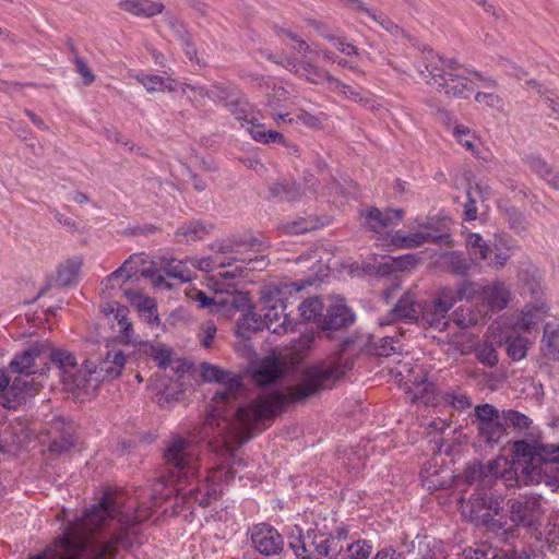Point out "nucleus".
<instances>
[{"label":"nucleus","mask_w":559,"mask_h":559,"mask_svg":"<svg viewBox=\"0 0 559 559\" xmlns=\"http://www.w3.org/2000/svg\"><path fill=\"white\" fill-rule=\"evenodd\" d=\"M349 368L338 356L306 368L301 380L289 388L288 394L271 392L262 394L236 412L227 413L226 405L236 401L241 390V377L211 364H202L201 377L206 382H217L222 389L212 397V411L204 421V431L224 441L229 452L230 444H242L251 438L259 423L273 417L288 401L302 403L323 390L328 382L341 378Z\"/></svg>","instance_id":"obj_1"},{"label":"nucleus","mask_w":559,"mask_h":559,"mask_svg":"<svg viewBox=\"0 0 559 559\" xmlns=\"http://www.w3.org/2000/svg\"><path fill=\"white\" fill-rule=\"evenodd\" d=\"M414 73L448 99H468L477 87L491 90L497 81L475 69L447 59L432 49H424L412 58Z\"/></svg>","instance_id":"obj_2"},{"label":"nucleus","mask_w":559,"mask_h":559,"mask_svg":"<svg viewBox=\"0 0 559 559\" xmlns=\"http://www.w3.org/2000/svg\"><path fill=\"white\" fill-rule=\"evenodd\" d=\"M223 451L228 456L224 464L214 467L207 475L202 488L194 486L195 463L193 447L190 442L178 437L175 438L165 451L166 462L173 465L177 471V492L183 500H194L200 506H210L216 501L223 493V483L234 478L235 473L230 466L235 463L236 454L230 448L234 456H230L223 443Z\"/></svg>","instance_id":"obj_3"},{"label":"nucleus","mask_w":559,"mask_h":559,"mask_svg":"<svg viewBox=\"0 0 559 559\" xmlns=\"http://www.w3.org/2000/svg\"><path fill=\"white\" fill-rule=\"evenodd\" d=\"M519 480L524 485L545 484L559 487V445L516 441L513 445Z\"/></svg>","instance_id":"obj_4"},{"label":"nucleus","mask_w":559,"mask_h":559,"mask_svg":"<svg viewBox=\"0 0 559 559\" xmlns=\"http://www.w3.org/2000/svg\"><path fill=\"white\" fill-rule=\"evenodd\" d=\"M93 532H66L52 548L29 559H112L117 547L131 545L128 532H118L110 540L96 544L90 540Z\"/></svg>","instance_id":"obj_5"},{"label":"nucleus","mask_w":559,"mask_h":559,"mask_svg":"<svg viewBox=\"0 0 559 559\" xmlns=\"http://www.w3.org/2000/svg\"><path fill=\"white\" fill-rule=\"evenodd\" d=\"M499 465L498 461H493L481 468L480 484L483 488L474 493L468 502L462 504L463 515L476 524L488 523L501 509L500 501L485 490L490 488L493 479L497 478Z\"/></svg>","instance_id":"obj_6"},{"label":"nucleus","mask_w":559,"mask_h":559,"mask_svg":"<svg viewBox=\"0 0 559 559\" xmlns=\"http://www.w3.org/2000/svg\"><path fill=\"white\" fill-rule=\"evenodd\" d=\"M214 297H209L202 290H192L189 298L197 302L199 308L209 309L213 314L221 316L225 319L233 318L237 311H243L250 308V297L248 293L240 290L228 292L224 296V283L214 282Z\"/></svg>","instance_id":"obj_7"},{"label":"nucleus","mask_w":559,"mask_h":559,"mask_svg":"<svg viewBox=\"0 0 559 559\" xmlns=\"http://www.w3.org/2000/svg\"><path fill=\"white\" fill-rule=\"evenodd\" d=\"M289 288V285H284L262 290L261 301L265 328L274 334H285L294 329L293 320L285 312L286 304L283 300L285 290Z\"/></svg>","instance_id":"obj_8"},{"label":"nucleus","mask_w":559,"mask_h":559,"mask_svg":"<svg viewBox=\"0 0 559 559\" xmlns=\"http://www.w3.org/2000/svg\"><path fill=\"white\" fill-rule=\"evenodd\" d=\"M282 34L295 44L290 47L289 55L283 56L281 60L275 62L306 81L310 76V69L319 67L316 62V58L320 55L319 50L290 31L284 29Z\"/></svg>","instance_id":"obj_9"},{"label":"nucleus","mask_w":559,"mask_h":559,"mask_svg":"<svg viewBox=\"0 0 559 559\" xmlns=\"http://www.w3.org/2000/svg\"><path fill=\"white\" fill-rule=\"evenodd\" d=\"M47 353H49L51 364L59 371V378L64 389L85 393L87 380L84 362L80 367L73 353L63 348H53L49 345Z\"/></svg>","instance_id":"obj_10"},{"label":"nucleus","mask_w":559,"mask_h":559,"mask_svg":"<svg viewBox=\"0 0 559 559\" xmlns=\"http://www.w3.org/2000/svg\"><path fill=\"white\" fill-rule=\"evenodd\" d=\"M127 357L121 350H109L98 365L90 359L84 360L86 373V394L94 393L104 381L114 380L120 377Z\"/></svg>","instance_id":"obj_11"},{"label":"nucleus","mask_w":559,"mask_h":559,"mask_svg":"<svg viewBox=\"0 0 559 559\" xmlns=\"http://www.w3.org/2000/svg\"><path fill=\"white\" fill-rule=\"evenodd\" d=\"M254 238H245L239 235H233L225 238L216 239L209 243V249L214 254H217L219 260H223L224 267L231 266L238 262H245L243 258L236 254L242 252L248 248L257 245Z\"/></svg>","instance_id":"obj_12"},{"label":"nucleus","mask_w":559,"mask_h":559,"mask_svg":"<svg viewBox=\"0 0 559 559\" xmlns=\"http://www.w3.org/2000/svg\"><path fill=\"white\" fill-rule=\"evenodd\" d=\"M355 321V314L341 297L329 300L325 312L319 320V328L322 331H337L350 326Z\"/></svg>","instance_id":"obj_13"},{"label":"nucleus","mask_w":559,"mask_h":559,"mask_svg":"<svg viewBox=\"0 0 559 559\" xmlns=\"http://www.w3.org/2000/svg\"><path fill=\"white\" fill-rule=\"evenodd\" d=\"M348 532L345 528H337L334 533H321L309 531L308 537L312 546L321 556L335 559L344 548V542L347 539Z\"/></svg>","instance_id":"obj_14"},{"label":"nucleus","mask_w":559,"mask_h":559,"mask_svg":"<svg viewBox=\"0 0 559 559\" xmlns=\"http://www.w3.org/2000/svg\"><path fill=\"white\" fill-rule=\"evenodd\" d=\"M250 535L254 549L264 556L278 555L283 549V538L274 527L267 524L254 525Z\"/></svg>","instance_id":"obj_15"},{"label":"nucleus","mask_w":559,"mask_h":559,"mask_svg":"<svg viewBox=\"0 0 559 559\" xmlns=\"http://www.w3.org/2000/svg\"><path fill=\"white\" fill-rule=\"evenodd\" d=\"M510 519L516 525L532 526L539 518L540 499L537 496L523 497L509 501Z\"/></svg>","instance_id":"obj_16"},{"label":"nucleus","mask_w":559,"mask_h":559,"mask_svg":"<svg viewBox=\"0 0 559 559\" xmlns=\"http://www.w3.org/2000/svg\"><path fill=\"white\" fill-rule=\"evenodd\" d=\"M549 316V306L545 300L525 305L513 317V329L527 333Z\"/></svg>","instance_id":"obj_17"},{"label":"nucleus","mask_w":559,"mask_h":559,"mask_svg":"<svg viewBox=\"0 0 559 559\" xmlns=\"http://www.w3.org/2000/svg\"><path fill=\"white\" fill-rule=\"evenodd\" d=\"M309 74L310 76L306 81L311 84L319 85L328 83L332 91L338 92L346 96L347 98L354 99L355 102H358L364 106H367L371 103L370 98L362 96L360 91L344 84L320 66L317 69H310Z\"/></svg>","instance_id":"obj_18"},{"label":"nucleus","mask_w":559,"mask_h":559,"mask_svg":"<svg viewBox=\"0 0 559 559\" xmlns=\"http://www.w3.org/2000/svg\"><path fill=\"white\" fill-rule=\"evenodd\" d=\"M405 385L412 402L421 401L424 404H427L435 399V385L427 380V372L421 367L409 370L405 378Z\"/></svg>","instance_id":"obj_19"},{"label":"nucleus","mask_w":559,"mask_h":559,"mask_svg":"<svg viewBox=\"0 0 559 559\" xmlns=\"http://www.w3.org/2000/svg\"><path fill=\"white\" fill-rule=\"evenodd\" d=\"M479 297L487 307L486 311H488V318H490V312L500 311L508 307L512 299V293L503 282L493 281L479 287Z\"/></svg>","instance_id":"obj_20"},{"label":"nucleus","mask_w":559,"mask_h":559,"mask_svg":"<svg viewBox=\"0 0 559 559\" xmlns=\"http://www.w3.org/2000/svg\"><path fill=\"white\" fill-rule=\"evenodd\" d=\"M29 376L31 374L27 373H19L12 383H9V388L5 391V402H2L1 406L15 409L22 400L26 396L34 395L38 391V388L34 380L29 379Z\"/></svg>","instance_id":"obj_21"},{"label":"nucleus","mask_w":559,"mask_h":559,"mask_svg":"<svg viewBox=\"0 0 559 559\" xmlns=\"http://www.w3.org/2000/svg\"><path fill=\"white\" fill-rule=\"evenodd\" d=\"M421 301L416 300V296L412 292H406L399 298L397 302L390 311L391 321L419 322ZM385 322L381 321V324Z\"/></svg>","instance_id":"obj_22"},{"label":"nucleus","mask_w":559,"mask_h":559,"mask_svg":"<svg viewBox=\"0 0 559 559\" xmlns=\"http://www.w3.org/2000/svg\"><path fill=\"white\" fill-rule=\"evenodd\" d=\"M48 349L49 343L45 341L35 342L26 350H24L21 355H17L10 362L11 370L16 373H35V371L33 370L35 359L41 356L43 354L47 353Z\"/></svg>","instance_id":"obj_23"},{"label":"nucleus","mask_w":559,"mask_h":559,"mask_svg":"<svg viewBox=\"0 0 559 559\" xmlns=\"http://www.w3.org/2000/svg\"><path fill=\"white\" fill-rule=\"evenodd\" d=\"M365 218L371 230L380 233L384 228L399 224L403 218V211L400 209H386L381 211L373 207L366 213Z\"/></svg>","instance_id":"obj_24"},{"label":"nucleus","mask_w":559,"mask_h":559,"mask_svg":"<svg viewBox=\"0 0 559 559\" xmlns=\"http://www.w3.org/2000/svg\"><path fill=\"white\" fill-rule=\"evenodd\" d=\"M145 262L144 253L131 254L121 266L105 278L106 286L115 287V285L126 283L138 272V267L144 265Z\"/></svg>","instance_id":"obj_25"},{"label":"nucleus","mask_w":559,"mask_h":559,"mask_svg":"<svg viewBox=\"0 0 559 559\" xmlns=\"http://www.w3.org/2000/svg\"><path fill=\"white\" fill-rule=\"evenodd\" d=\"M187 88H190L191 91H198L199 96L201 97L224 102L225 106H227V103L240 94V92L235 86L226 85L223 83H215L210 87L200 85H183L181 87V92L186 93Z\"/></svg>","instance_id":"obj_26"},{"label":"nucleus","mask_w":559,"mask_h":559,"mask_svg":"<svg viewBox=\"0 0 559 559\" xmlns=\"http://www.w3.org/2000/svg\"><path fill=\"white\" fill-rule=\"evenodd\" d=\"M540 354L550 361H559V322H547L543 329Z\"/></svg>","instance_id":"obj_27"},{"label":"nucleus","mask_w":559,"mask_h":559,"mask_svg":"<svg viewBox=\"0 0 559 559\" xmlns=\"http://www.w3.org/2000/svg\"><path fill=\"white\" fill-rule=\"evenodd\" d=\"M437 239L438 237L428 230L409 231L406 235L399 230L391 236V243L401 249H414Z\"/></svg>","instance_id":"obj_28"},{"label":"nucleus","mask_w":559,"mask_h":559,"mask_svg":"<svg viewBox=\"0 0 559 559\" xmlns=\"http://www.w3.org/2000/svg\"><path fill=\"white\" fill-rule=\"evenodd\" d=\"M118 7L128 13L140 17H152L160 14L164 4L160 1L153 0H121Z\"/></svg>","instance_id":"obj_29"},{"label":"nucleus","mask_w":559,"mask_h":559,"mask_svg":"<svg viewBox=\"0 0 559 559\" xmlns=\"http://www.w3.org/2000/svg\"><path fill=\"white\" fill-rule=\"evenodd\" d=\"M449 314L433 307L430 301H421L418 324L443 331L449 325Z\"/></svg>","instance_id":"obj_30"},{"label":"nucleus","mask_w":559,"mask_h":559,"mask_svg":"<svg viewBox=\"0 0 559 559\" xmlns=\"http://www.w3.org/2000/svg\"><path fill=\"white\" fill-rule=\"evenodd\" d=\"M124 296L140 313L146 314L148 323L159 321L156 302L153 298L144 296L139 290H124Z\"/></svg>","instance_id":"obj_31"},{"label":"nucleus","mask_w":559,"mask_h":559,"mask_svg":"<svg viewBox=\"0 0 559 559\" xmlns=\"http://www.w3.org/2000/svg\"><path fill=\"white\" fill-rule=\"evenodd\" d=\"M282 373L281 364L274 358H267L252 371V379L259 385H267L277 380Z\"/></svg>","instance_id":"obj_32"},{"label":"nucleus","mask_w":559,"mask_h":559,"mask_svg":"<svg viewBox=\"0 0 559 559\" xmlns=\"http://www.w3.org/2000/svg\"><path fill=\"white\" fill-rule=\"evenodd\" d=\"M271 194L281 201L295 203L307 195L306 189L296 182H276L270 188Z\"/></svg>","instance_id":"obj_33"},{"label":"nucleus","mask_w":559,"mask_h":559,"mask_svg":"<svg viewBox=\"0 0 559 559\" xmlns=\"http://www.w3.org/2000/svg\"><path fill=\"white\" fill-rule=\"evenodd\" d=\"M209 233L210 228L203 222L191 221L176 230L175 238L179 243H189L203 239Z\"/></svg>","instance_id":"obj_34"},{"label":"nucleus","mask_w":559,"mask_h":559,"mask_svg":"<svg viewBox=\"0 0 559 559\" xmlns=\"http://www.w3.org/2000/svg\"><path fill=\"white\" fill-rule=\"evenodd\" d=\"M227 107L235 119L246 122L250 128H254L258 123V119L254 116L251 104L241 95V93L227 103Z\"/></svg>","instance_id":"obj_35"},{"label":"nucleus","mask_w":559,"mask_h":559,"mask_svg":"<svg viewBox=\"0 0 559 559\" xmlns=\"http://www.w3.org/2000/svg\"><path fill=\"white\" fill-rule=\"evenodd\" d=\"M453 322L461 329H468L487 321L488 311L473 308H459L452 313Z\"/></svg>","instance_id":"obj_36"},{"label":"nucleus","mask_w":559,"mask_h":559,"mask_svg":"<svg viewBox=\"0 0 559 559\" xmlns=\"http://www.w3.org/2000/svg\"><path fill=\"white\" fill-rule=\"evenodd\" d=\"M525 160L531 170L545 180L550 188L559 190V171H555L538 156H528Z\"/></svg>","instance_id":"obj_37"},{"label":"nucleus","mask_w":559,"mask_h":559,"mask_svg":"<svg viewBox=\"0 0 559 559\" xmlns=\"http://www.w3.org/2000/svg\"><path fill=\"white\" fill-rule=\"evenodd\" d=\"M64 423L62 418L56 417L51 421L50 432H61L58 439L52 440L49 445V451L51 453L61 454L69 451L73 447V437L70 430H63Z\"/></svg>","instance_id":"obj_38"},{"label":"nucleus","mask_w":559,"mask_h":559,"mask_svg":"<svg viewBox=\"0 0 559 559\" xmlns=\"http://www.w3.org/2000/svg\"><path fill=\"white\" fill-rule=\"evenodd\" d=\"M188 259L181 261L176 259H162L160 270L170 278L178 280L181 283L192 280V272L187 266Z\"/></svg>","instance_id":"obj_39"},{"label":"nucleus","mask_w":559,"mask_h":559,"mask_svg":"<svg viewBox=\"0 0 559 559\" xmlns=\"http://www.w3.org/2000/svg\"><path fill=\"white\" fill-rule=\"evenodd\" d=\"M489 194L487 188L481 187L478 183L469 186L467 189V201L464 204V218L466 221H475L477 218L478 209L477 202H484Z\"/></svg>","instance_id":"obj_40"},{"label":"nucleus","mask_w":559,"mask_h":559,"mask_svg":"<svg viewBox=\"0 0 559 559\" xmlns=\"http://www.w3.org/2000/svg\"><path fill=\"white\" fill-rule=\"evenodd\" d=\"M532 344L533 342L531 340L520 334H511L504 341L507 355L513 361L524 359Z\"/></svg>","instance_id":"obj_41"},{"label":"nucleus","mask_w":559,"mask_h":559,"mask_svg":"<svg viewBox=\"0 0 559 559\" xmlns=\"http://www.w3.org/2000/svg\"><path fill=\"white\" fill-rule=\"evenodd\" d=\"M82 259L74 257L66 260L58 266L57 271V283L59 286L67 287L74 283L76 280L80 269L82 266Z\"/></svg>","instance_id":"obj_42"},{"label":"nucleus","mask_w":559,"mask_h":559,"mask_svg":"<svg viewBox=\"0 0 559 559\" xmlns=\"http://www.w3.org/2000/svg\"><path fill=\"white\" fill-rule=\"evenodd\" d=\"M504 424L501 421V418L478 424L479 437L486 443H498L504 436Z\"/></svg>","instance_id":"obj_43"},{"label":"nucleus","mask_w":559,"mask_h":559,"mask_svg":"<svg viewBox=\"0 0 559 559\" xmlns=\"http://www.w3.org/2000/svg\"><path fill=\"white\" fill-rule=\"evenodd\" d=\"M466 247L472 258L476 261H486L492 249L484 241L479 234L471 233L466 237Z\"/></svg>","instance_id":"obj_44"},{"label":"nucleus","mask_w":559,"mask_h":559,"mask_svg":"<svg viewBox=\"0 0 559 559\" xmlns=\"http://www.w3.org/2000/svg\"><path fill=\"white\" fill-rule=\"evenodd\" d=\"M115 306L116 308H112L111 311L114 312V319L117 321L119 333L123 336L127 343H135L132 323L128 318V309L119 304H116Z\"/></svg>","instance_id":"obj_45"},{"label":"nucleus","mask_w":559,"mask_h":559,"mask_svg":"<svg viewBox=\"0 0 559 559\" xmlns=\"http://www.w3.org/2000/svg\"><path fill=\"white\" fill-rule=\"evenodd\" d=\"M26 435L14 432L10 427H5L3 431H0V453H9L17 450L24 444Z\"/></svg>","instance_id":"obj_46"},{"label":"nucleus","mask_w":559,"mask_h":559,"mask_svg":"<svg viewBox=\"0 0 559 559\" xmlns=\"http://www.w3.org/2000/svg\"><path fill=\"white\" fill-rule=\"evenodd\" d=\"M457 301L455 289L450 286L441 287L436 292L430 302L433 307L439 308L449 314V311L453 308Z\"/></svg>","instance_id":"obj_47"},{"label":"nucleus","mask_w":559,"mask_h":559,"mask_svg":"<svg viewBox=\"0 0 559 559\" xmlns=\"http://www.w3.org/2000/svg\"><path fill=\"white\" fill-rule=\"evenodd\" d=\"M457 301L455 289L450 286L441 287L436 292L430 302L433 307L439 308L449 314V311L453 308Z\"/></svg>","instance_id":"obj_48"},{"label":"nucleus","mask_w":559,"mask_h":559,"mask_svg":"<svg viewBox=\"0 0 559 559\" xmlns=\"http://www.w3.org/2000/svg\"><path fill=\"white\" fill-rule=\"evenodd\" d=\"M300 316L307 321H313L319 326V320L323 317V304L318 297H312L298 307Z\"/></svg>","instance_id":"obj_49"},{"label":"nucleus","mask_w":559,"mask_h":559,"mask_svg":"<svg viewBox=\"0 0 559 559\" xmlns=\"http://www.w3.org/2000/svg\"><path fill=\"white\" fill-rule=\"evenodd\" d=\"M452 134L456 141L471 154L477 153L476 135L464 124H455L452 129Z\"/></svg>","instance_id":"obj_50"},{"label":"nucleus","mask_w":559,"mask_h":559,"mask_svg":"<svg viewBox=\"0 0 559 559\" xmlns=\"http://www.w3.org/2000/svg\"><path fill=\"white\" fill-rule=\"evenodd\" d=\"M247 130L257 142L263 144L277 142L287 145L282 133L273 130L265 131L263 124L257 123L254 128H248Z\"/></svg>","instance_id":"obj_51"},{"label":"nucleus","mask_w":559,"mask_h":559,"mask_svg":"<svg viewBox=\"0 0 559 559\" xmlns=\"http://www.w3.org/2000/svg\"><path fill=\"white\" fill-rule=\"evenodd\" d=\"M308 25L322 38L332 43L333 45L338 40L343 34L337 27L329 24L323 20H309Z\"/></svg>","instance_id":"obj_52"},{"label":"nucleus","mask_w":559,"mask_h":559,"mask_svg":"<svg viewBox=\"0 0 559 559\" xmlns=\"http://www.w3.org/2000/svg\"><path fill=\"white\" fill-rule=\"evenodd\" d=\"M502 418L506 424L512 426L521 433L527 431L533 424V420L528 416L514 409L503 411Z\"/></svg>","instance_id":"obj_53"},{"label":"nucleus","mask_w":559,"mask_h":559,"mask_svg":"<svg viewBox=\"0 0 559 559\" xmlns=\"http://www.w3.org/2000/svg\"><path fill=\"white\" fill-rule=\"evenodd\" d=\"M347 8L357 13L367 14L370 19L379 23L385 29H390L392 26H394L392 22L388 20L382 13L367 8L361 0H352Z\"/></svg>","instance_id":"obj_54"},{"label":"nucleus","mask_w":559,"mask_h":559,"mask_svg":"<svg viewBox=\"0 0 559 559\" xmlns=\"http://www.w3.org/2000/svg\"><path fill=\"white\" fill-rule=\"evenodd\" d=\"M189 264L203 272H212L216 269L224 267V261L217 258L213 252L206 257H191L188 258Z\"/></svg>","instance_id":"obj_55"},{"label":"nucleus","mask_w":559,"mask_h":559,"mask_svg":"<svg viewBox=\"0 0 559 559\" xmlns=\"http://www.w3.org/2000/svg\"><path fill=\"white\" fill-rule=\"evenodd\" d=\"M443 259L445 266L454 274L463 275L469 270V264L461 252H449Z\"/></svg>","instance_id":"obj_56"},{"label":"nucleus","mask_w":559,"mask_h":559,"mask_svg":"<svg viewBox=\"0 0 559 559\" xmlns=\"http://www.w3.org/2000/svg\"><path fill=\"white\" fill-rule=\"evenodd\" d=\"M236 264L237 265L233 270H230V271L219 272L216 275V278L214 281V282L224 283V287H223L224 288V293H223L224 296L227 295V290L228 292L237 290L235 288V285L233 283H230L229 281L236 280V278H240L245 274V267L240 263H236Z\"/></svg>","instance_id":"obj_57"},{"label":"nucleus","mask_w":559,"mask_h":559,"mask_svg":"<svg viewBox=\"0 0 559 559\" xmlns=\"http://www.w3.org/2000/svg\"><path fill=\"white\" fill-rule=\"evenodd\" d=\"M318 221L314 218H299L283 226L286 234L298 235L317 229Z\"/></svg>","instance_id":"obj_58"},{"label":"nucleus","mask_w":559,"mask_h":559,"mask_svg":"<svg viewBox=\"0 0 559 559\" xmlns=\"http://www.w3.org/2000/svg\"><path fill=\"white\" fill-rule=\"evenodd\" d=\"M497 87L498 85L491 90L481 88L483 91L475 93V102L489 108L500 107L502 105V98L496 92Z\"/></svg>","instance_id":"obj_59"},{"label":"nucleus","mask_w":559,"mask_h":559,"mask_svg":"<svg viewBox=\"0 0 559 559\" xmlns=\"http://www.w3.org/2000/svg\"><path fill=\"white\" fill-rule=\"evenodd\" d=\"M135 80L144 86L148 93L164 92L165 78L155 74H136Z\"/></svg>","instance_id":"obj_60"},{"label":"nucleus","mask_w":559,"mask_h":559,"mask_svg":"<svg viewBox=\"0 0 559 559\" xmlns=\"http://www.w3.org/2000/svg\"><path fill=\"white\" fill-rule=\"evenodd\" d=\"M506 219L511 229L520 234L526 229L527 221L524 214L518 209H507L504 212Z\"/></svg>","instance_id":"obj_61"},{"label":"nucleus","mask_w":559,"mask_h":559,"mask_svg":"<svg viewBox=\"0 0 559 559\" xmlns=\"http://www.w3.org/2000/svg\"><path fill=\"white\" fill-rule=\"evenodd\" d=\"M477 359L487 367H493L498 364V353L491 343H484L477 348Z\"/></svg>","instance_id":"obj_62"},{"label":"nucleus","mask_w":559,"mask_h":559,"mask_svg":"<svg viewBox=\"0 0 559 559\" xmlns=\"http://www.w3.org/2000/svg\"><path fill=\"white\" fill-rule=\"evenodd\" d=\"M150 355L162 369H166L171 362V352L164 345H151Z\"/></svg>","instance_id":"obj_63"},{"label":"nucleus","mask_w":559,"mask_h":559,"mask_svg":"<svg viewBox=\"0 0 559 559\" xmlns=\"http://www.w3.org/2000/svg\"><path fill=\"white\" fill-rule=\"evenodd\" d=\"M496 556L487 544L477 545L474 548L464 550L463 559H493Z\"/></svg>","instance_id":"obj_64"}]
</instances>
